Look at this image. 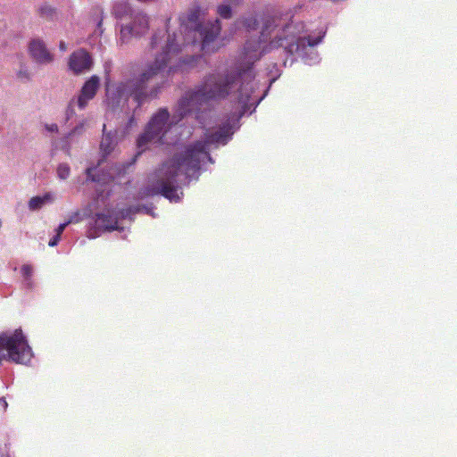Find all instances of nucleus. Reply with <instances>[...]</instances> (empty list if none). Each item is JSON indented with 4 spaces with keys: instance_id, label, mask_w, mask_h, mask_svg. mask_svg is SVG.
<instances>
[{
    "instance_id": "16",
    "label": "nucleus",
    "mask_w": 457,
    "mask_h": 457,
    "mask_svg": "<svg viewBox=\"0 0 457 457\" xmlns=\"http://www.w3.org/2000/svg\"><path fill=\"white\" fill-rule=\"evenodd\" d=\"M115 142L113 137H112L110 133L104 134L100 144V149L104 155L109 154L113 150Z\"/></svg>"
},
{
    "instance_id": "1",
    "label": "nucleus",
    "mask_w": 457,
    "mask_h": 457,
    "mask_svg": "<svg viewBox=\"0 0 457 457\" xmlns=\"http://www.w3.org/2000/svg\"><path fill=\"white\" fill-rule=\"evenodd\" d=\"M232 134L231 125L227 122L215 132L207 135L204 140L185 145L180 152L176 153L172 158L162 163L156 172V181L152 187H147L140 192L142 197L162 195L171 201H178L179 197L177 190L179 178L190 179L198 176L202 162L206 160L212 162L209 145H225Z\"/></svg>"
},
{
    "instance_id": "20",
    "label": "nucleus",
    "mask_w": 457,
    "mask_h": 457,
    "mask_svg": "<svg viewBox=\"0 0 457 457\" xmlns=\"http://www.w3.org/2000/svg\"><path fill=\"white\" fill-rule=\"evenodd\" d=\"M244 25L247 30H255L258 27V21L255 17H249L244 21Z\"/></svg>"
},
{
    "instance_id": "14",
    "label": "nucleus",
    "mask_w": 457,
    "mask_h": 457,
    "mask_svg": "<svg viewBox=\"0 0 457 457\" xmlns=\"http://www.w3.org/2000/svg\"><path fill=\"white\" fill-rule=\"evenodd\" d=\"M136 12L128 2L120 1L114 4L112 13L118 19L129 18L130 13Z\"/></svg>"
},
{
    "instance_id": "24",
    "label": "nucleus",
    "mask_w": 457,
    "mask_h": 457,
    "mask_svg": "<svg viewBox=\"0 0 457 457\" xmlns=\"http://www.w3.org/2000/svg\"><path fill=\"white\" fill-rule=\"evenodd\" d=\"M41 15L50 17L54 13V10L52 7L48 5H43L39 9Z\"/></svg>"
},
{
    "instance_id": "22",
    "label": "nucleus",
    "mask_w": 457,
    "mask_h": 457,
    "mask_svg": "<svg viewBox=\"0 0 457 457\" xmlns=\"http://www.w3.org/2000/svg\"><path fill=\"white\" fill-rule=\"evenodd\" d=\"M138 211H139V208H137V207H129L126 209H122L120 212V215L122 219H125V218L129 217L130 214L136 213Z\"/></svg>"
},
{
    "instance_id": "3",
    "label": "nucleus",
    "mask_w": 457,
    "mask_h": 457,
    "mask_svg": "<svg viewBox=\"0 0 457 457\" xmlns=\"http://www.w3.org/2000/svg\"><path fill=\"white\" fill-rule=\"evenodd\" d=\"M303 29L304 24L300 21H291L282 29H278L277 18L268 17L264 21L258 40L249 39L246 41L245 45V55L253 57V53L264 55L274 48L284 47L287 54H296L301 57L306 54L305 49L307 47L315 46L323 37V35H320L316 38L310 36H302Z\"/></svg>"
},
{
    "instance_id": "19",
    "label": "nucleus",
    "mask_w": 457,
    "mask_h": 457,
    "mask_svg": "<svg viewBox=\"0 0 457 457\" xmlns=\"http://www.w3.org/2000/svg\"><path fill=\"white\" fill-rule=\"evenodd\" d=\"M96 167H88L86 170L87 181L100 182L101 179L98 175L95 174Z\"/></svg>"
},
{
    "instance_id": "29",
    "label": "nucleus",
    "mask_w": 457,
    "mask_h": 457,
    "mask_svg": "<svg viewBox=\"0 0 457 457\" xmlns=\"http://www.w3.org/2000/svg\"><path fill=\"white\" fill-rule=\"evenodd\" d=\"M47 129L54 132L58 130V127L56 124H52L47 127Z\"/></svg>"
},
{
    "instance_id": "12",
    "label": "nucleus",
    "mask_w": 457,
    "mask_h": 457,
    "mask_svg": "<svg viewBox=\"0 0 457 457\" xmlns=\"http://www.w3.org/2000/svg\"><path fill=\"white\" fill-rule=\"evenodd\" d=\"M93 65V59H70L69 67L79 75L91 69Z\"/></svg>"
},
{
    "instance_id": "27",
    "label": "nucleus",
    "mask_w": 457,
    "mask_h": 457,
    "mask_svg": "<svg viewBox=\"0 0 457 457\" xmlns=\"http://www.w3.org/2000/svg\"><path fill=\"white\" fill-rule=\"evenodd\" d=\"M70 57L75 58V57H90V56L87 52L83 51L79 55H77L76 53H73Z\"/></svg>"
},
{
    "instance_id": "4",
    "label": "nucleus",
    "mask_w": 457,
    "mask_h": 457,
    "mask_svg": "<svg viewBox=\"0 0 457 457\" xmlns=\"http://www.w3.org/2000/svg\"><path fill=\"white\" fill-rule=\"evenodd\" d=\"M169 60L154 59V62L144 68L137 77L120 83L116 88L118 96L124 97L125 100L131 96L138 106L148 99L156 98L165 77Z\"/></svg>"
},
{
    "instance_id": "23",
    "label": "nucleus",
    "mask_w": 457,
    "mask_h": 457,
    "mask_svg": "<svg viewBox=\"0 0 457 457\" xmlns=\"http://www.w3.org/2000/svg\"><path fill=\"white\" fill-rule=\"evenodd\" d=\"M72 222H73V219H72V218H71L69 220H67V221H65V222H63V223H61V224L57 227V228L55 229V232H56V234H55V235L59 236V237H62V234L63 233V231H64L65 228H66L69 224H71V223H72Z\"/></svg>"
},
{
    "instance_id": "30",
    "label": "nucleus",
    "mask_w": 457,
    "mask_h": 457,
    "mask_svg": "<svg viewBox=\"0 0 457 457\" xmlns=\"http://www.w3.org/2000/svg\"><path fill=\"white\" fill-rule=\"evenodd\" d=\"M181 61V63L183 64H190L192 61H195V59H179Z\"/></svg>"
},
{
    "instance_id": "21",
    "label": "nucleus",
    "mask_w": 457,
    "mask_h": 457,
    "mask_svg": "<svg viewBox=\"0 0 457 457\" xmlns=\"http://www.w3.org/2000/svg\"><path fill=\"white\" fill-rule=\"evenodd\" d=\"M21 272L24 278L29 279L33 274V268L29 264H24L21 268Z\"/></svg>"
},
{
    "instance_id": "32",
    "label": "nucleus",
    "mask_w": 457,
    "mask_h": 457,
    "mask_svg": "<svg viewBox=\"0 0 457 457\" xmlns=\"http://www.w3.org/2000/svg\"><path fill=\"white\" fill-rule=\"evenodd\" d=\"M39 61H48L49 59L47 58H45V59H38Z\"/></svg>"
},
{
    "instance_id": "18",
    "label": "nucleus",
    "mask_w": 457,
    "mask_h": 457,
    "mask_svg": "<svg viewBox=\"0 0 457 457\" xmlns=\"http://www.w3.org/2000/svg\"><path fill=\"white\" fill-rule=\"evenodd\" d=\"M44 204V199L41 196H34L29 201V208L31 211L38 210Z\"/></svg>"
},
{
    "instance_id": "31",
    "label": "nucleus",
    "mask_w": 457,
    "mask_h": 457,
    "mask_svg": "<svg viewBox=\"0 0 457 457\" xmlns=\"http://www.w3.org/2000/svg\"><path fill=\"white\" fill-rule=\"evenodd\" d=\"M60 48H61L62 50H64V49H65V45H64V43H63V42H61V43H60Z\"/></svg>"
},
{
    "instance_id": "6",
    "label": "nucleus",
    "mask_w": 457,
    "mask_h": 457,
    "mask_svg": "<svg viewBox=\"0 0 457 457\" xmlns=\"http://www.w3.org/2000/svg\"><path fill=\"white\" fill-rule=\"evenodd\" d=\"M176 112L177 109L170 120V113L168 110L166 108L159 109V111L153 115L147 123L144 133L139 136L137 139L138 147L143 148L150 142H161L162 138L168 132L170 127L180 121L176 120Z\"/></svg>"
},
{
    "instance_id": "26",
    "label": "nucleus",
    "mask_w": 457,
    "mask_h": 457,
    "mask_svg": "<svg viewBox=\"0 0 457 457\" xmlns=\"http://www.w3.org/2000/svg\"><path fill=\"white\" fill-rule=\"evenodd\" d=\"M41 198L44 199V204L53 201V196L50 193L45 194L43 196H41Z\"/></svg>"
},
{
    "instance_id": "7",
    "label": "nucleus",
    "mask_w": 457,
    "mask_h": 457,
    "mask_svg": "<svg viewBox=\"0 0 457 457\" xmlns=\"http://www.w3.org/2000/svg\"><path fill=\"white\" fill-rule=\"evenodd\" d=\"M6 351L8 359L16 363H27L32 357V352L21 330L12 335H0V352Z\"/></svg>"
},
{
    "instance_id": "11",
    "label": "nucleus",
    "mask_w": 457,
    "mask_h": 457,
    "mask_svg": "<svg viewBox=\"0 0 457 457\" xmlns=\"http://www.w3.org/2000/svg\"><path fill=\"white\" fill-rule=\"evenodd\" d=\"M99 87L100 78L96 75H93L84 83L77 101L79 109L86 108L88 102L96 96Z\"/></svg>"
},
{
    "instance_id": "8",
    "label": "nucleus",
    "mask_w": 457,
    "mask_h": 457,
    "mask_svg": "<svg viewBox=\"0 0 457 457\" xmlns=\"http://www.w3.org/2000/svg\"><path fill=\"white\" fill-rule=\"evenodd\" d=\"M169 22L170 19L167 20L165 30H156L151 37L150 48L154 52L155 57L178 54L187 42L186 37L181 39L180 34L168 33Z\"/></svg>"
},
{
    "instance_id": "10",
    "label": "nucleus",
    "mask_w": 457,
    "mask_h": 457,
    "mask_svg": "<svg viewBox=\"0 0 457 457\" xmlns=\"http://www.w3.org/2000/svg\"><path fill=\"white\" fill-rule=\"evenodd\" d=\"M118 218L111 213H96L94 228L88 231V237L95 238L97 237L98 232L118 230Z\"/></svg>"
},
{
    "instance_id": "9",
    "label": "nucleus",
    "mask_w": 457,
    "mask_h": 457,
    "mask_svg": "<svg viewBox=\"0 0 457 457\" xmlns=\"http://www.w3.org/2000/svg\"><path fill=\"white\" fill-rule=\"evenodd\" d=\"M150 27V17L146 12L141 10H136L130 13L129 21L121 24L120 29V44H127L133 37H141L145 36Z\"/></svg>"
},
{
    "instance_id": "13",
    "label": "nucleus",
    "mask_w": 457,
    "mask_h": 457,
    "mask_svg": "<svg viewBox=\"0 0 457 457\" xmlns=\"http://www.w3.org/2000/svg\"><path fill=\"white\" fill-rule=\"evenodd\" d=\"M29 51L31 57H50L43 40L32 39L29 45Z\"/></svg>"
},
{
    "instance_id": "15",
    "label": "nucleus",
    "mask_w": 457,
    "mask_h": 457,
    "mask_svg": "<svg viewBox=\"0 0 457 457\" xmlns=\"http://www.w3.org/2000/svg\"><path fill=\"white\" fill-rule=\"evenodd\" d=\"M240 0H224V4L218 5L217 13L223 19H229L232 16L230 4H237Z\"/></svg>"
},
{
    "instance_id": "17",
    "label": "nucleus",
    "mask_w": 457,
    "mask_h": 457,
    "mask_svg": "<svg viewBox=\"0 0 457 457\" xmlns=\"http://www.w3.org/2000/svg\"><path fill=\"white\" fill-rule=\"evenodd\" d=\"M71 173L70 167L67 163H61L57 167V175L61 179H66Z\"/></svg>"
},
{
    "instance_id": "28",
    "label": "nucleus",
    "mask_w": 457,
    "mask_h": 457,
    "mask_svg": "<svg viewBox=\"0 0 457 457\" xmlns=\"http://www.w3.org/2000/svg\"><path fill=\"white\" fill-rule=\"evenodd\" d=\"M19 77L20 78H24V79H29V73H28L27 71H19Z\"/></svg>"
},
{
    "instance_id": "25",
    "label": "nucleus",
    "mask_w": 457,
    "mask_h": 457,
    "mask_svg": "<svg viewBox=\"0 0 457 457\" xmlns=\"http://www.w3.org/2000/svg\"><path fill=\"white\" fill-rule=\"evenodd\" d=\"M60 239H61V237L55 235L52 239H50V241L48 242V245L51 247L57 245Z\"/></svg>"
},
{
    "instance_id": "2",
    "label": "nucleus",
    "mask_w": 457,
    "mask_h": 457,
    "mask_svg": "<svg viewBox=\"0 0 457 457\" xmlns=\"http://www.w3.org/2000/svg\"><path fill=\"white\" fill-rule=\"evenodd\" d=\"M254 77L253 64L249 63L208 75L197 88L186 92L180 98L176 120H182L190 113L198 112L209 102L225 99L236 92L240 99L248 98L253 91Z\"/></svg>"
},
{
    "instance_id": "5",
    "label": "nucleus",
    "mask_w": 457,
    "mask_h": 457,
    "mask_svg": "<svg viewBox=\"0 0 457 457\" xmlns=\"http://www.w3.org/2000/svg\"><path fill=\"white\" fill-rule=\"evenodd\" d=\"M202 9L199 4L194 3L185 12L179 16L180 34L185 32L198 33L202 39V49L209 51V46L219 36L221 26L218 19L213 21L201 22Z\"/></svg>"
}]
</instances>
